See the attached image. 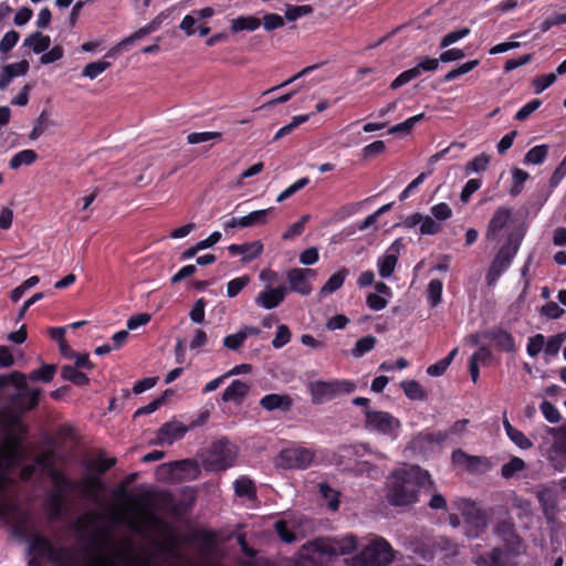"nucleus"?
I'll return each instance as SVG.
<instances>
[{
  "label": "nucleus",
  "mask_w": 566,
  "mask_h": 566,
  "mask_svg": "<svg viewBox=\"0 0 566 566\" xmlns=\"http://www.w3.org/2000/svg\"><path fill=\"white\" fill-rule=\"evenodd\" d=\"M424 118V114H418L389 128V134L409 133L417 123Z\"/></svg>",
  "instance_id": "nucleus-51"
},
{
  "label": "nucleus",
  "mask_w": 566,
  "mask_h": 566,
  "mask_svg": "<svg viewBox=\"0 0 566 566\" xmlns=\"http://www.w3.org/2000/svg\"><path fill=\"white\" fill-rule=\"evenodd\" d=\"M399 240H396L386 251V253L378 258L377 266L378 273L382 279H388L392 275L399 258Z\"/></svg>",
  "instance_id": "nucleus-19"
},
{
  "label": "nucleus",
  "mask_w": 566,
  "mask_h": 566,
  "mask_svg": "<svg viewBox=\"0 0 566 566\" xmlns=\"http://www.w3.org/2000/svg\"><path fill=\"white\" fill-rule=\"evenodd\" d=\"M526 469V463L518 457H512L509 462L502 465L501 475L504 479L513 478L517 472Z\"/></svg>",
  "instance_id": "nucleus-40"
},
{
  "label": "nucleus",
  "mask_w": 566,
  "mask_h": 566,
  "mask_svg": "<svg viewBox=\"0 0 566 566\" xmlns=\"http://www.w3.org/2000/svg\"><path fill=\"white\" fill-rule=\"evenodd\" d=\"M200 473L199 467L195 460L184 459L163 463L156 469V479L160 482H181L184 480H195Z\"/></svg>",
  "instance_id": "nucleus-9"
},
{
  "label": "nucleus",
  "mask_w": 566,
  "mask_h": 566,
  "mask_svg": "<svg viewBox=\"0 0 566 566\" xmlns=\"http://www.w3.org/2000/svg\"><path fill=\"white\" fill-rule=\"evenodd\" d=\"M566 340V333H558L551 336L547 342L545 340L544 352L547 356H557Z\"/></svg>",
  "instance_id": "nucleus-48"
},
{
  "label": "nucleus",
  "mask_w": 566,
  "mask_h": 566,
  "mask_svg": "<svg viewBox=\"0 0 566 566\" xmlns=\"http://www.w3.org/2000/svg\"><path fill=\"white\" fill-rule=\"evenodd\" d=\"M539 410L544 418L551 423H557L560 421L562 416L558 409L548 400H543L539 405Z\"/></svg>",
  "instance_id": "nucleus-55"
},
{
  "label": "nucleus",
  "mask_w": 566,
  "mask_h": 566,
  "mask_svg": "<svg viewBox=\"0 0 566 566\" xmlns=\"http://www.w3.org/2000/svg\"><path fill=\"white\" fill-rule=\"evenodd\" d=\"M531 438L554 470H566V422L559 427L542 424L534 429Z\"/></svg>",
  "instance_id": "nucleus-3"
},
{
  "label": "nucleus",
  "mask_w": 566,
  "mask_h": 566,
  "mask_svg": "<svg viewBox=\"0 0 566 566\" xmlns=\"http://www.w3.org/2000/svg\"><path fill=\"white\" fill-rule=\"evenodd\" d=\"M365 427L369 431H377L386 436H397L400 421L387 411L364 410Z\"/></svg>",
  "instance_id": "nucleus-12"
},
{
  "label": "nucleus",
  "mask_w": 566,
  "mask_h": 566,
  "mask_svg": "<svg viewBox=\"0 0 566 566\" xmlns=\"http://www.w3.org/2000/svg\"><path fill=\"white\" fill-rule=\"evenodd\" d=\"M530 178V175L527 171L520 169V168H513L512 170V187L510 190L511 196L515 197L520 195L523 190L524 182Z\"/></svg>",
  "instance_id": "nucleus-46"
},
{
  "label": "nucleus",
  "mask_w": 566,
  "mask_h": 566,
  "mask_svg": "<svg viewBox=\"0 0 566 566\" xmlns=\"http://www.w3.org/2000/svg\"><path fill=\"white\" fill-rule=\"evenodd\" d=\"M230 254L242 255V262L247 263L259 258L263 252V244L261 241H253L243 244H230L228 247Z\"/></svg>",
  "instance_id": "nucleus-22"
},
{
  "label": "nucleus",
  "mask_w": 566,
  "mask_h": 566,
  "mask_svg": "<svg viewBox=\"0 0 566 566\" xmlns=\"http://www.w3.org/2000/svg\"><path fill=\"white\" fill-rule=\"evenodd\" d=\"M463 516L467 527L465 534L469 537L480 536L488 526L485 514L479 509L473 507L464 512Z\"/></svg>",
  "instance_id": "nucleus-21"
},
{
  "label": "nucleus",
  "mask_w": 566,
  "mask_h": 566,
  "mask_svg": "<svg viewBox=\"0 0 566 566\" xmlns=\"http://www.w3.org/2000/svg\"><path fill=\"white\" fill-rule=\"evenodd\" d=\"M109 66L111 63L105 60L90 62L84 66L82 76L87 77L90 80H95L98 75L104 73Z\"/></svg>",
  "instance_id": "nucleus-41"
},
{
  "label": "nucleus",
  "mask_w": 566,
  "mask_h": 566,
  "mask_svg": "<svg viewBox=\"0 0 566 566\" xmlns=\"http://www.w3.org/2000/svg\"><path fill=\"white\" fill-rule=\"evenodd\" d=\"M318 488L322 497L327 501V506L332 511H337L340 504L339 493L331 488L327 483H321Z\"/></svg>",
  "instance_id": "nucleus-45"
},
{
  "label": "nucleus",
  "mask_w": 566,
  "mask_h": 566,
  "mask_svg": "<svg viewBox=\"0 0 566 566\" xmlns=\"http://www.w3.org/2000/svg\"><path fill=\"white\" fill-rule=\"evenodd\" d=\"M348 274H349V270L347 268L343 266L340 270H338L336 273H334L329 276V279L321 287L319 293L322 295H328V294L336 292L337 290H339L343 286Z\"/></svg>",
  "instance_id": "nucleus-30"
},
{
  "label": "nucleus",
  "mask_w": 566,
  "mask_h": 566,
  "mask_svg": "<svg viewBox=\"0 0 566 566\" xmlns=\"http://www.w3.org/2000/svg\"><path fill=\"white\" fill-rule=\"evenodd\" d=\"M188 429L179 421L166 422L157 430L156 443L171 446L175 441L181 440Z\"/></svg>",
  "instance_id": "nucleus-16"
},
{
  "label": "nucleus",
  "mask_w": 566,
  "mask_h": 566,
  "mask_svg": "<svg viewBox=\"0 0 566 566\" xmlns=\"http://www.w3.org/2000/svg\"><path fill=\"white\" fill-rule=\"evenodd\" d=\"M14 534L28 544L27 554L31 556L28 566H42L40 558H44L53 566H76L75 558L69 549H56L48 537L40 534L28 535L22 528H15Z\"/></svg>",
  "instance_id": "nucleus-4"
},
{
  "label": "nucleus",
  "mask_w": 566,
  "mask_h": 566,
  "mask_svg": "<svg viewBox=\"0 0 566 566\" xmlns=\"http://www.w3.org/2000/svg\"><path fill=\"white\" fill-rule=\"evenodd\" d=\"M555 73L543 74L533 80V87L536 94H541L556 82Z\"/></svg>",
  "instance_id": "nucleus-57"
},
{
  "label": "nucleus",
  "mask_w": 566,
  "mask_h": 566,
  "mask_svg": "<svg viewBox=\"0 0 566 566\" xmlns=\"http://www.w3.org/2000/svg\"><path fill=\"white\" fill-rule=\"evenodd\" d=\"M406 397L410 400H426L428 394L417 380H403L400 384Z\"/></svg>",
  "instance_id": "nucleus-33"
},
{
  "label": "nucleus",
  "mask_w": 566,
  "mask_h": 566,
  "mask_svg": "<svg viewBox=\"0 0 566 566\" xmlns=\"http://www.w3.org/2000/svg\"><path fill=\"white\" fill-rule=\"evenodd\" d=\"M190 541L199 543L202 549L210 552L216 546V535L211 531L199 530L190 534Z\"/></svg>",
  "instance_id": "nucleus-38"
},
{
  "label": "nucleus",
  "mask_w": 566,
  "mask_h": 566,
  "mask_svg": "<svg viewBox=\"0 0 566 566\" xmlns=\"http://www.w3.org/2000/svg\"><path fill=\"white\" fill-rule=\"evenodd\" d=\"M260 406L268 411H289L293 400L289 395L269 394L261 398Z\"/></svg>",
  "instance_id": "nucleus-23"
},
{
  "label": "nucleus",
  "mask_w": 566,
  "mask_h": 566,
  "mask_svg": "<svg viewBox=\"0 0 566 566\" xmlns=\"http://www.w3.org/2000/svg\"><path fill=\"white\" fill-rule=\"evenodd\" d=\"M503 428L511 442L521 450H530L533 447L532 438L526 437L521 430L516 429L506 418V413L503 417Z\"/></svg>",
  "instance_id": "nucleus-24"
},
{
  "label": "nucleus",
  "mask_w": 566,
  "mask_h": 566,
  "mask_svg": "<svg viewBox=\"0 0 566 566\" xmlns=\"http://www.w3.org/2000/svg\"><path fill=\"white\" fill-rule=\"evenodd\" d=\"M142 326V313H136L127 321V329H120L116 332L112 337V347L113 349H118L123 346V344L127 340L129 336L128 331H134Z\"/></svg>",
  "instance_id": "nucleus-28"
},
{
  "label": "nucleus",
  "mask_w": 566,
  "mask_h": 566,
  "mask_svg": "<svg viewBox=\"0 0 566 566\" xmlns=\"http://www.w3.org/2000/svg\"><path fill=\"white\" fill-rule=\"evenodd\" d=\"M274 208L255 210L247 216L239 218L240 228H249L253 226H261L268 222L269 216L272 213Z\"/></svg>",
  "instance_id": "nucleus-31"
},
{
  "label": "nucleus",
  "mask_w": 566,
  "mask_h": 566,
  "mask_svg": "<svg viewBox=\"0 0 566 566\" xmlns=\"http://www.w3.org/2000/svg\"><path fill=\"white\" fill-rule=\"evenodd\" d=\"M155 503L157 507L166 514L172 516H180L181 510L180 505L170 492H159L155 496Z\"/></svg>",
  "instance_id": "nucleus-25"
},
{
  "label": "nucleus",
  "mask_w": 566,
  "mask_h": 566,
  "mask_svg": "<svg viewBox=\"0 0 566 566\" xmlns=\"http://www.w3.org/2000/svg\"><path fill=\"white\" fill-rule=\"evenodd\" d=\"M356 388V382L350 379L315 380L308 384L311 400L314 405H322L339 395H349Z\"/></svg>",
  "instance_id": "nucleus-7"
},
{
  "label": "nucleus",
  "mask_w": 566,
  "mask_h": 566,
  "mask_svg": "<svg viewBox=\"0 0 566 566\" xmlns=\"http://www.w3.org/2000/svg\"><path fill=\"white\" fill-rule=\"evenodd\" d=\"M377 344V338L373 335H367L359 338L354 348L352 349V356L355 358H360L367 353L371 352Z\"/></svg>",
  "instance_id": "nucleus-39"
},
{
  "label": "nucleus",
  "mask_w": 566,
  "mask_h": 566,
  "mask_svg": "<svg viewBox=\"0 0 566 566\" xmlns=\"http://www.w3.org/2000/svg\"><path fill=\"white\" fill-rule=\"evenodd\" d=\"M61 376L64 380L71 381L76 386H85L90 382V378L86 374L71 365H64L62 367Z\"/></svg>",
  "instance_id": "nucleus-36"
},
{
  "label": "nucleus",
  "mask_w": 566,
  "mask_h": 566,
  "mask_svg": "<svg viewBox=\"0 0 566 566\" xmlns=\"http://www.w3.org/2000/svg\"><path fill=\"white\" fill-rule=\"evenodd\" d=\"M471 30L469 28H461L459 30H454L452 32L447 33L442 39L440 40L439 46L441 49H446L450 46L451 44L462 40L463 38L468 36L470 34Z\"/></svg>",
  "instance_id": "nucleus-53"
},
{
  "label": "nucleus",
  "mask_w": 566,
  "mask_h": 566,
  "mask_svg": "<svg viewBox=\"0 0 566 566\" xmlns=\"http://www.w3.org/2000/svg\"><path fill=\"white\" fill-rule=\"evenodd\" d=\"M235 453L224 439L214 441L202 459V467L209 472L224 471L233 465Z\"/></svg>",
  "instance_id": "nucleus-10"
},
{
  "label": "nucleus",
  "mask_w": 566,
  "mask_h": 566,
  "mask_svg": "<svg viewBox=\"0 0 566 566\" xmlns=\"http://www.w3.org/2000/svg\"><path fill=\"white\" fill-rule=\"evenodd\" d=\"M542 105V99L533 98L527 102L524 106H522L516 114L514 115L515 120L523 122L530 117L536 109H538Z\"/></svg>",
  "instance_id": "nucleus-56"
},
{
  "label": "nucleus",
  "mask_w": 566,
  "mask_h": 566,
  "mask_svg": "<svg viewBox=\"0 0 566 566\" xmlns=\"http://www.w3.org/2000/svg\"><path fill=\"white\" fill-rule=\"evenodd\" d=\"M23 46L32 50L34 54H43L51 46V39L40 31L32 32L23 40Z\"/></svg>",
  "instance_id": "nucleus-26"
},
{
  "label": "nucleus",
  "mask_w": 566,
  "mask_h": 566,
  "mask_svg": "<svg viewBox=\"0 0 566 566\" xmlns=\"http://www.w3.org/2000/svg\"><path fill=\"white\" fill-rule=\"evenodd\" d=\"M545 346V336L543 334H536L528 338L526 345V352L531 357H536Z\"/></svg>",
  "instance_id": "nucleus-61"
},
{
  "label": "nucleus",
  "mask_w": 566,
  "mask_h": 566,
  "mask_svg": "<svg viewBox=\"0 0 566 566\" xmlns=\"http://www.w3.org/2000/svg\"><path fill=\"white\" fill-rule=\"evenodd\" d=\"M290 339H291L290 328L286 325L281 324L277 326L275 337L272 340V346L274 348H282L290 342Z\"/></svg>",
  "instance_id": "nucleus-63"
},
{
  "label": "nucleus",
  "mask_w": 566,
  "mask_h": 566,
  "mask_svg": "<svg viewBox=\"0 0 566 566\" xmlns=\"http://www.w3.org/2000/svg\"><path fill=\"white\" fill-rule=\"evenodd\" d=\"M287 289L285 285L272 287L266 285L255 297V304L265 310H272L277 307L285 298Z\"/></svg>",
  "instance_id": "nucleus-17"
},
{
  "label": "nucleus",
  "mask_w": 566,
  "mask_h": 566,
  "mask_svg": "<svg viewBox=\"0 0 566 566\" xmlns=\"http://www.w3.org/2000/svg\"><path fill=\"white\" fill-rule=\"evenodd\" d=\"M274 528L279 537L287 544L296 541L295 533L289 527L286 521L280 520L274 524Z\"/></svg>",
  "instance_id": "nucleus-59"
},
{
  "label": "nucleus",
  "mask_w": 566,
  "mask_h": 566,
  "mask_svg": "<svg viewBox=\"0 0 566 566\" xmlns=\"http://www.w3.org/2000/svg\"><path fill=\"white\" fill-rule=\"evenodd\" d=\"M249 391V386L242 380H233L222 392L221 399L224 402L243 399Z\"/></svg>",
  "instance_id": "nucleus-29"
},
{
  "label": "nucleus",
  "mask_w": 566,
  "mask_h": 566,
  "mask_svg": "<svg viewBox=\"0 0 566 566\" xmlns=\"http://www.w3.org/2000/svg\"><path fill=\"white\" fill-rule=\"evenodd\" d=\"M222 138V134L219 132H200V133H190L187 136L188 144L195 145L205 142H209L212 139L220 140Z\"/></svg>",
  "instance_id": "nucleus-58"
},
{
  "label": "nucleus",
  "mask_w": 566,
  "mask_h": 566,
  "mask_svg": "<svg viewBox=\"0 0 566 566\" xmlns=\"http://www.w3.org/2000/svg\"><path fill=\"white\" fill-rule=\"evenodd\" d=\"M504 552L501 547H493L485 555H481L478 558L479 566H506L503 559Z\"/></svg>",
  "instance_id": "nucleus-37"
},
{
  "label": "nucleus",
  "mask_w": 566,
  "mask_h": 566,
  "mask_svg": "<svg viewBox=\"0 0 566 566\" xmlns=\"http://www.w3.org/2000/svg\"><path fill=\"white\" fill-rule=\"evenodd\" d=\"M313 12V8L310 4L292 6L287 4L285 10V18L289 21H295L302 17L308 15Z\"/></svg>",
  "instance_id": "nucleus-54"
},
{
  "label": "nucleus",
  "mask_w": 566,
  "mask_h": 566,
  "mask_svg": "<svg viewBox=\"0 0 566 566\" xmlns=\"http://www.w3.org/2000/svg\"><path fill=\"white\" fill-rule=\"evenodd\" d=\"M512 217V210L506 207H500L495 210L486 229V239L489 241H499L502 230L507 226Z\"/></svg>",
  "instance_id": "nucleus-18"
},
{
  "label": "nucleus",
  "mask_w": 566,
  "mask_h": 566,
  "mask_svg": "<svg viewBox=\"0 0 566 566\" xmlns=\"http://www.w3.org/2000/svg\"><path fill=\"white\" fill-rule=\"evenodd\" d=\"M443 284L439 279H432L428 284L427 300L431 307H436L442 300Z\"/></svg>",
  "instance_id": "nucleus-42"
},
{
  "label": "nucleus",
  "mask_w": 566,
  "mask_h": 566,
  "mask_svg": "<svg viewBox=\"0 0 566 566\" xmlns=\"http://www.w3.org/2000/svg\"><path fill=\"white\" fill-rule=\"evenodd\" d=\"M482 336L483 338L492 342L497 350L504 353L516 352V343L513 335L509 331L500 326H494L492 328L484 331L482 333Z\"/></svg>",
  "instance_id": "nucleus-15"
},
{
  "label": "nucleus",
  "mask_w": 566,
  "mask_h": 566,
  "mask_svg": "<svg viewBox=\"0 0 566 566\" xmlns=\"http://www.w3.org/2000/svg\"><path fill=\"white\" fill-rule=\"evenodd\" d=\"M314 459V452L307 448L295 447L284 449L280 453L282 464L289 469H306Z\"/></svg>",
  "instance_id": "nucleus-14"
},
{
  "label": "nucleus",
  "mask_w": 566,
  "mask_h": 566,
  "mask_svg": "<svg viewBox=\"0 0 566 566\" xmlns=\"http://www.w3.org/2000/svg\"><path fill=\"white\" fill-rule=\"evenodd\" d=\"M490 157L482 153L475 156L465 165V171L469 172H483L488 169Z\"/></svg>",
  "instance_id": "nucleus-52"
},
{
  "label": "nucleus",
  "mask_w": 566,
  "mask_h": 566,
  "mask_svg": "<svg viewBox=\"0 0 566 566\" xmlns=\"http://www.w3.org/2000/svg\"><path fill=\"white\" fill-rule=\"evenodd\" d=\"M313 273L314 271L311 269L295 268L290 270L286 277L290 283L291 291L297 292L302 295H308L312 291V286L307 276Z\"/></svg>",
  "instance_id": "nucleus-20"
},
{
  "label": "nucleus",
  "mask_w": 566,
  "mask_h": 566,
  "mask_svg": "<svg viewBox=\"0 0 566 566\" xmlns=\"http://www.w3.org/2000/svg\"><path fill=\"white\" fill-rule=\"evenodd\" d=\"M313 553H317L321 556H334L338 555V546H336V542H327L322 538H317L311 543Z\"/></svg>",
  "instance_id": "nucleus-43"
},
{
  "label": "nucleus",
  "mask_w": 566,
  "mask_h": 566,
  "mask_svg": "<svg viewBox=\"0 0 566 566\" xmlns=\"http://www.w3.org/2000/svg\"><path fill=\"white\" fill-rule=\"evenodd\" d=\"M64 55V50L61 45H54L52 49L46 50L40 57V63L48 65L60 61Z\"/></svg>",
  "instance_id": "nucleus-64"
},
{
  "label": "nucleus",
  "mask_w": 566,
  "mask_h": 566,
  "mask_svg": "<svg viewBox=\"0 0 566 566\" xmlns=\"http://www.w3.org/2000/svg\"><path fill=\"white\" fill-rule=\"evenodd\" d=\"M251 279L249 275H242L232 279L227 284V296L230 298L235 297L249 283Z\"/></svg>",
  "instance_id": "nucleus-50"
},
{
  "label": "nucleus",
  "mask_w": 566,
  "mask_h": 566,
  "mask_svg": "<svg viewBox=\"0 0 566 566\" xmlns=\"http://www.w3.org/2000/svg\"><path fill=\"white\" fill-rule=\"evenodd\" d=\"M537 500L543 509L544 515L549 517L553 515L557 507L556 499L548 491H542L537 494Z\"/></svg>",
  "instance_id": "nucleus-49"
},
{
  "label": "nucleus",
  "mask_w": 566,
  "mask_h": 566,
  "mask_svg": "<svg viewBox=\"0 0 566 566\" xmlns=\"http://www.w3.org/2000/svg\"><path fill=\"white\" fill-rule=\"evenodd\" d=\"M53 474L61 482L60 483V494L52 495L50 497V502L48 505V513H49V518L51 521H61L65 517L67 509H66L65 503L61 500L60 495L67 492L73 486V482L65 474L60 473L55 470H53Z\"/></svg>",
  "instance_id": "nucleus-13"
},
{
  "label": "nucleus",
  "mask_w": 566,
  "mask_h": 566,
  "mask_svg": "<svg viewBox=\"0 0 566 566\" xmlns=\"http://www.w3.org/2000/svg\"><path fill=\"white\" fill-rule=\"evenodd\" d=\"M19 39L20 34L15 30H10L6 32L2 39L0 40V52H10L17 45Z\"/></svg>",
  "instance_id": "nucleus-62"
},
{
  "label": "nucleus",
  "mask_w": 566,
  "mask_h": 566,
  "mask_svg": "<svg viewBox=\"0 0 566 566\" xmlns=\"http://www.w3.org/2000/svg\"><path fill=\"white\" fill-rule=\"evenodd\" d=\"M56 368L52 364H42L40 368L34 369L30 375L29 379L32 381H43V382H50L54 375H55Z\"/></svg>",
  "instance_id": "nucleus-44"
},
{
  "label": "nucleus",
  "mask_w": 566,
  "mask_h": 566,
  "mask_svg": "<svg viewBox=\"0 0 566 566\" xmlns=\"http://www.w3.org/2000/svg\"><path fill=\"white\" fill-rule=\"evenodd\" d=\"M234 493L238 497L255 500L258 491L254 482L247 475L239 476L233 483Z\"/></svg>",
  "instance_id": "nucleus-27"
},
{
  "label": "nucleus",
  "mask_w": 566,
  "mask_h": 566,
  "mask_svg": "<svg viewBox=\"0 0 566 566\" xmlns=\"http://www.w3.org/2000/svg\"><path fill=\"white\" fill-rule=\"evenodd\" d=\"M394 560V549L384 538H376L352 558L353 566H387Z\"/></svg>",
  "instance_id": "nucleus-8"
},
{
  "label": "nucleus",
  "mask_w": 566,
  "mask_h": 566,
  "mask_svg": "<svg viewBox=\"0 0 566 566\" xmlns=\"http://www.w3.org/2000/svg\"><path fill=\"white\" fill-rule=\"evenodd\" d=\"M548 151V145H536L525 154L523 163L525 165H541L546 160Z\"/></svg>",
  "instance_id": "nucleus-34"
},
{
  "label": "nucleus",
  "mask_w": 566,
  "mask_h": 566,
  "mask_svg": "<svg viewBox=\"0 0 566 566\" xmlns=\"http://www.w3.org/2000/svg\"><path fill=\"white\" fill-rule=\"evenodd\" d=\"M479 60H472L468 61L460 66L449 71L447 74H444L442 81L443 82H451L455 78L460 77L461 75H464L469 72H471L473 69H475L479 65Z\"/></svg>",
  "instance_id": "nucleus-47"
},
{
  "label": "nucleus",
  "mask_w": 566,
  "mask_h": 566,
  "mask_svg": "<svg viewBox=\"0 0 566 566\" xmlns=\"http://www.w3.org/2000/svg\"><path fill=\"white\" fill-rule=\"evenodd\" d=\"M248 338L247 332H238L235 334L227 335L223 338V346L231 350H238Z\"/></svg>",
  "instance_id": "nucleus-60"
},
{
  "label": "nucleus",
  "mask_w": 566,
  "mask_h": 566,
  "mask_svg": "<svg viewBox=\"0 0 566 566\" xmlns=\"http://www.w3.org/2000/svg\"><path fill=\"white\" fill-rule=\"evenodd\" d=\"M523 238L524 233L517 231L509 234L506 242L499 249L486 272L485 281L488 286H494L509 270L520 250Z\"/></svg>",
  "instance_id": "nucleus-5"
},
{
  "label": "nucleus",
  "mask_w": 566,
  "mask_h": 566,
  "mask_svg": "<svg viewBox=\"0 0 566 566\" xmlns=\"http://www.w3.org/2000/svg\"><path fill=\"white\" fill-rule=\"evenodd\" d=\"M149 501L150 492L144 488V541L146 532L150 530L157 537L154 542L157 552L165 557H178L181 536L170 522L148 511Z\"/></svg>",
  "instance_id": "nucleus-2"
},
{
  "label": "nucleus",
  "mask_w": 566,
  "mask_h": 566,
  "mask_svg": "<svg viewBox=\"0 0 566 566\" xmlns=\"http://www.w3.org/2000/svg\"><path fill=\"white\" fill-rule=\"evenodd\" d=\"M261 25V20L254 15H240L231 21L230 30L233 33L240 31H255Z\"/></svg>",
  "instance_id": "nucleus-32"
},
{
  "label": "nucleus",
  "mask_w": 566,
  "mask_h": 566,
  "mask_svg": "<svg viewBox=\"0 0 566 566\" xmlns=\"http://www.w3.org/2000/svg\"><path fill=\"white\" fill-rule=\"evenodd\" d=\"M469 420H458L449 429V431H426L418 433L411 441L415 450L427 451L432 444H443L450 434L462 432Z\"/></svg>",
  "instance_id": "nucleus-11"
},
{
  "label": "nucleus",
  "mask_w": 566,
  "mask_h": 566,
  "mask_svg": "<svg viewBox=\"0 0 566 566\" xmlns=\"http://www.w3.org/2000/svg\"><path fill=\"white\" fill-rule=\"evenodd\" d=\"M9 384L18 386L17 390L9 395L8 400L19 411L25 412L39 405L41 390L30 388L25 384V377L22 373L12 371L8 375H0V387H6Z\"/></svg>",
  "instance_id": "nucleus-6"
},
{
  "label": "nucleus",
  "mask_w": 566,
  "mask_h": 566,
  "mask_svg": "<svg viewBox=\"0 0 566 566\" xmlns=\"http://www.w3.org/2000/svg\"><path fill=\"white\" fill-rule=\"evenodd\" d=\"M36 158H38V155H36L35 150L22 149L11 157V159L9 161V167L13 170H17L23 165H27V166L32 165L36 160Z\"/></svg>",
  "instance_id": "nucleus-35"
},
{
  "label": "nucleus",
  "mask_w": 566,
  "mask_h": 566,
  "mask_svg": "<svg viewBox=\"0 0 566 566\" xmlns=\"http://www.w3.org/2000/svg\"><path fill=\"white\" fill-rule=\"evenodd\" d=\"M427 483L432 484L430 474L418 465L396 470L388 478L387 501L392 506L411 505Z\"/></svg>",
  "instance_id": "nucleus-1"
}]
</instances>
